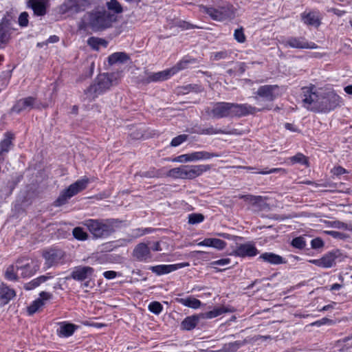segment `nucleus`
I'll use <instances>...</instances> for the list:
<instances>
[{"instance_id": "1", "label": "nucleus", "mask_w": 352, "mask_h": 352, "mask_svg": "<svg viewBox=\"0 0 352 352\" xmlns=\"http://www.w3.org/2000/svg\"><path fill=\"white\" fill-rule=\"evenodd\" d=\"M270 106H265L258 109L248 103H234L228 102H217L212 103L211 109L208 108L206 111L213 118L221 119L223 118H241L249 115H254L257 112L270 110Z\"/></svg>"}, {"instance_id": "2", "label": "nucleus", "mask_w": 352, "mask_h": 352, "mask_svg": "<svg viewBox=\"0 0 352 352\" xmlns=\"http://www.w3.org/2000/svg\"><path fill=\"white\" fill-rule=\"evenodd\" d=\"M122 221L118 219H88L82 222L94 239H103L115 232Z\"/></svg>"}, {"instance_id": "3", "label": "nucleus", "mask_w": 352, "mask_h": 352, "mask_svg": "<svg viewBox=\"0 0 352 352\" xmlns=\"http://www.w3.org/2000/svg\"><path fill=\"white\" fill-rule=\"evenodd\" d=\"M116 15L105 9L95 10L87 14V25L94 31H102L112 26Z\"/></svg>"}, {"instance_id": "4", "label": "nucleus", "mask_w": 352, "mask_h": 352, "mask_svg": "<svg viewBox=\"0 0 352 352\" xmlns=\"http://www.w3.org/2000/svg\"><path fill=\"white\" fill-rule=\"evenodd\" d=\"M201 12L208 14L211 19L217 21L231 20L235 16L234 7L228 3H223L217 7L200 6Z\"/></svg>"}, {"instance_id": "5", "label": "nucleus", "mask_w": 352, "mask_h": 352, "mask_svg": "<svg viewBox=\"0 0 352 352\" xmlns=\"http://www.w3.org/2000/svg\"><path fill=\"white\" fill-rule=\"evenodd\" d=\"M342 103V98L333 90L320 91L318 107L316 112L327 113L340 107Z\"/></svg>"}, {"instance_id": "6", "label": "nucleus", "mask_w": 352, "mask_h": 352, "mask_svg": "<svg viewBox=\"0 0 352 352\" xmlns=\"http://www.w3.org/2000/svg\"><path fill=\"white\" fill-rule=\"evenodd\" d=\"M89 183V179L87 177H83L78 179L60 192L58 198L55 200L54 206L60 207L65 205L69 199L85 190Z\"/></svg>"}, {"instance_id": "7", "label": "nucleus", "mask_w": 352, "mask_h": 352, "mask_svg": "<svg viewBox=\"0 0 352 352\" xmlns=\"http://www.w3.org/2000/svg\"><path fill=\"white\" fill-rule=\"evenodd\" d=\"M112 85V76L109 74H100L98 76L95 83L91 85L85 94L89 101L108 90Z\"/></svg>"}, {"instance_id": "8", "label": "nucleus", "mask_w": 352, "mask_h": 352, "mask_svg": "<svg viewBox=\"0 0 352 352\" xmlns=\"http://www.w3.org/2000/svg\"><path fill=\"white\" fill-rule=\"evenodd\" d=\"M342 254L339 250H333L326 253L318 259H311L309 262L322 268H330L336 265V262L341 261Z\"/></svg>"}, {"instance_id": "9", "label": "nucleus", "mask_w": 352, "mask_h": 352, "mask_svg": "<svg viewBox=\"0 0 352 352\" xmlns=\"http://www.w3.org/2000/svg\"><path fill=\"white\" fill-rule=\"evenodd\" d=\"M302 90V102L305 107L314 112H316L315 108L318 107L320 92H317L314 86L305 87Z\"/></svg>"}, {"instance_id": "10", "label": "nucleus", "mask_w": 352, "mask_h": 352, "mask_svg": "<svg viewBox=\"0 0 352 352\" xmlns=\"http://www.w3.org/2000/svg\"><path fill=\"white\" fill-rule=\"evenodd\" d=\"M258 254V250L252 242L236 243L230 255L236 257H254Z\"/></svg>"}, {"instance_id": "11", "label": "nucleus", "mask_w": 352, "mask_h": 352, "mask_svg": "<svg viewBox=\"0 0 352 352\" xmlns=\"http://www.w3.org/2000/svg\"><path fill=\"white\" fill-rule=\"evenodd\" d=\"M282 44L287 47L295 49H317L318 45L314 42H309L303 36H289L282 41Z\"/></svg>"}, {"instance_id": "12", "label": "nucleus", "mask_w": 352, "mask_h": 352, "mask_svg": "<svg viewBox=\"0 0 352 352\" xmlns=\"http://www.w3.org/2000/svg\"><path fill=\"white\" fill-rule=\"evenodd\" d=\"M85 0H66L59 7V12L62 14L72 15L83 10Z\"/></svg>"}, {"instance_id": "13", "label": "nucleus", "mask_w": 352, "mask_h": 352, "mask_svg": "<svg viewBox=\"0 0 352 352\" xmlns=\"http://www.w3.org/2000/svg\"><path fill=\"white\" fill-rule=\"evenodd\" d=\"M190 265L189 263L184 262L176 264H170V265H157L154 266H149L148 270H151L153 273L155 274L157 276H162L164 274H169L172 272L176 271L177 270L188 267Z\"/></svg>"}, {"instance_id": "14", "label": "nucleus", "mask_w": 352, "mask_h": 352, "mask_svg": "<svg viewBox=\"0 0 352 352\" xmlns=\"http://www.w3.org/2000/svg\"><path fill=\"white\" fill-rule=\"evenodd\" d=\"M133 257L139 262L148 263L153 261L151 249L144 243H138L133 250Z\"/></svg>"}, {"instance_id": "15", "label": "nucleus", "mask_w": 352, "mask_h": 352, "mask_svg": "<svg viewBox=\"0 0 352 352\" xmlns=\"http://www.w3.org/2000/svg\"><path fill=\"white\" fill-rule=\"evenodd\" d=\"M63 256V252L57 249H50L43 252V257L45 259L44 269L47 270L56 265Z\"/></svg>"}, {"instance_id": "16", "label": "nucleus", "mask_w": 352, "mask_h": 352, "mask_svg": "<svg viewBox=\"0 0 352 352\" xmlns=\"http://www.w3.org/2000/svg\"><path fill=\"white\" fill-rule=\"evenodd\" d=\"M94 272V269L91 267L79 265L73 269L70 276L76 281L82 282L87 279H90Z\"/></svg>"}, {"instance_id": "17", "label": "nucleus", "mask_w": 352, "mask_h": 352, "mask_svg": "<svg viewBox=\"0 0 352 352\" xmlns=\"http://www.w3.org/2000/svg\"><path fill=\"white\" fill-rule=\"evenodd\" d=\"M11 21L3 17L0 22V49L5 47L11 38Z\"/></svg>"}, {"instance_id": "18", "label": "nucleus", "mask_w": 352, "mask_h": 352, "mask_svg": "<svg viewBox=\"0 0 352 352\" xmlns=\"http://www.w3.org/2000/svg\"><path fill=\"white\" fill-rule=\"evenodd\" d=\"M277 89H278V86L276 85H262L258 87L256 94L266 101L272 102L277 97V95L275 94Z\"/></svg>"}, {"instance_id": "19", "label": "nucleus", "mask_w": 352, "mask_h": 352, "mask_svg": "<svg viewBox=\"0 0 352 352\" xmlns=\"http://www.w3.org/2000/svg\"><path fill=\"white\" fill-rule=\"evenodd\" d=\"M173 76L170 69H167L158 72L148 73L147 76L142 79L143 84H149L151 82H162L169 79Z\"/></svg>"}, {"instance_id": "20", "label": "nucleus", "mask_w": 352, "mask_h": 352, "mask_svg": "<svg viewBox=\"0 0 352 352\" xmlns=\"http://www.w3.org/2000/svg\"><path fill=\"white\" fill-rule=\"evenodd\" d=\"M14 138V136L12 133L6 132L4 133L3 138L0 142V162L4 160V155L8 153L13 146L12 140Z\"/></svg>"}, {"instance_id": "21", "label": "nucleus", "mask_w": 352, "mask_h": 352, "mask_svg": "<svg viewBox=\"0 0 352 352\" xmlns=\"http://www.w3.org/2000/svg\"><path fill=\"white\" fill-rule=\"evenodd\" d=\"M36 98L32 96L21 98L16 101L12 108V111L19 113L23 111L31 109L34 107Z\"/></svg>"}, {"instance_id": "22", "label": "nucleus", "mask_w": 352, "mask_h": 352, "mask_svg": "<svg viewBox=\"0 0 352 352\" xmlns=\"http://www.w3.org/2000/svg\"><path fill=\"white\" fill-rule=\"evenodd\" d=\"M47 4L48 0H29L28 6L35 16H43L47 13Z\"/></svg>"}, {"instance_id": "23", "label": "nucleus", "mask_w": 352, "mask_h": 352, "mask_svg": "<svg viewBox=\"0 0 352 352\" xmlns=\"http://www.w3.org/2000/svg\"><path fill=\"white\" fill-rule=\"evenodd\" d=\"M16 296L15 291L9 287L6 283L0 284V304L1 305H7Z\"/></svg>"}, {"instance_id": "24", "label": "nucleus", "mask_w": 352, "mask_h": 352, "mask_svg": "<svg viewBox=\"0 0 352 352\" xmlns=\"http://www.w3.org/2000/svg\"><path fill=\"white\" fill-rule=\"evenodd\" d=\"M301 19L305 24L316 28L318 27L321 23L320 14L316 11L302 12L301 14Z\"/></svg>"}, {"instance_id": "25", "label": "nucleus", "mask_w": 352, "mask_h": 352, "mask_svg": "<svg viewBox=\"0 0 352 352\" xmlns=\"http://www.w3.org/2000/svg\"><path fill=\"white\" fill-rule=\"evenodd\" d=\"M54 274L51 272H48L44 275H41L36 278L32 279L28 283L24 284L23 288L25 290H32L38 287L41 284L45 283L46 281L53 278Z\"/></svg>"}, {"instance_id": "26", "label": "nucleus", "mask_w": 352, "mask_h": 352, "mask_svg": "<svg viewBox=\"0 0 352 352\" xmlns=\"http://www.w3.org/2000/svg\"><path fill=\"white\" fill-rule=\"evenodd\" d=\"M258 259H261L265 263L275 265L286 263L287 262L283 257L273 252L263 253L259 256Z\"/></svg>"}, {"instance_id": "27", "label": "nucleus", "mask_w": 352, "mask_h": 352, "mask_svg": "<svg viewBox=\"0 0 352 352\" xmlns=\"http://www.w3.org/2000/svg\"><path fill=\"white\" fill-rule=\"evenodd\" d=\"M78 327L74 324L64 322L60 324L59 329H57V334L61 338H69L74 334Z\"/></svg>"}, {"instance_id": "28", "label": "nucleus", "mask_w": 352, "mask_h": 352, "mask_svg": "<svg viewBox=\"0 0 352 352\" xmlns=\"http://www.w3.org/2000/svg\"><path fill=\"white\" fill-rule=\"evenodd\" d=\"M197 63V60L195 58H191L189 56L184 57L182 60H180L175 65L169 68L172 75L176 74L179 71L184 70L188 68L190 64H195Z\"/></svg>"}, {"instance_id": "29", "label": "nucleus", "mask_w": 352, "mask_h": 352, "mask_svg": "<svg viewBox=\"0 0 352 352\" xmlns=\"http://www.w3.org/2000/svg\"><path fill=\"white\" fill-rule=\"evenodd\" d=\"M199 246H206L214 248L219 250H222L226 247V242L216 238H206L202 241L198 243Z\"/></svg>"}, {"instance_id": "30", "label": "nucleus", "mask_w": 352, "mask_h": 352, "mask_svg": "<svg viewBox=\"0 0 352 352\" xmlns=\"http://www.w3.org/2000/svg\"><path fill=\"white\" fill-rule=\"evenodd\" d=\"M200 320L201 317L199 314L187 316L181 322V329L191 331L196 327Z\"/></svg>"}, {"instance_id": "31", "label": "nucleus", "mask_w": 352, "mask_h": 352, "mask_svg": "<svg viewBox=\"0 0 352 352\" xmlns=\"http://www.w3.org/2000/svg\"><path fill=\"white\" fill-rule=\"evenodd\" d=\"M38 270L39 266L38 265H32L31 263H26L23 265H16V270L21 271V276L23 278L34 276Z\"/></svg>"}, {"instance_id": "32", "label": "nucleus", "mask_w": 352, "mask_h": 352, "mask_svg": "<svg viewBox=\"0 0 352 352\" xmlns=\"http://www.w3.org/2000/svg\"><path fill=\"white\" fill-rule=\"evenodd\" d=\"M190 161V162H196L199 160H209L212 157H219L220 155L215 153H210L205 151H195L190 153H188Z\"/></svg>"}, {"instance_id": "33", "label": "nucleus", "mask_w": 352, "mask_h": 352, "mask_svg": "<svg viewBox=\"0 0 352 352\" xmlns=\"http://www.w3.org/2000/svg\"><path fill=\"white\" fill-rule=\"evenodd\" d=\"M190 179H194L204 173L211 169V165L209 164H197V165H190Z\"/></svg>"}, {"instance_id": "34", "label": "nucleus", "mask_w": 352, "mask_h": 352, "mask_svg": "<svg viewBox=\"0 0 352 352\" xmlns=\"http://www.w3.org/2000/svg\"><path fill=\"white\" fill-rule=\"evenodd\" d=\"M130 59L129 56L124 52H114L108 57V63L113 65L118 63H126Z\"/></svg>"}, {"instance_id": "35", "label": "nucleus", "mask_w": 352, "mask_h": 352, "mask_svg": "<svg viewBox=\"0 0 352 352\" xmlns=\"http://www.w3.org/2000/svg\"><path fill=\"white\" fill-rule=\"evenodd\" d=\"M176 301L184 306L192 309H198L201 305L199 300L191 296L187 298H176Z\"/></svg>"}, {"instance_id": "36", "label": "nucleus", "mask_w": 352, "mask_h": 352, "mask_svg": "<svg viewBox=\"0 0 352 352\" xmlns=\"http://www.w3.org/2000/svg\"><path fill=\"white\" fill-rule=\"evenodd\" d=\"M236 129L227 131L225 129H217L214 127L212 125H208L204 127V131L202 132L203 135H212L217 134H226V135H234L236 134Z\"/></svg>"}, {"instance_id": "37", "label": "nucleus", "mask_w": 352, "mask_h": 352, "mask_svg": "<svg viewBox=\"0 0 352 352\" xmlns=\"http://www.w3.org/2000/svg\"><path fill=\"white\" fill-rule=\"evenodd\" d=\"M247 344L248 341L246 339L243 340H236L223 344V350L225 352H236L238 349Z\"/></svg>"}, {"instance_id": "38", "label": "nucleus", "mask_w": 352, "mask_h": 352, "mask_svg": "<svg viewBox=\"0 0 352 352\" xmlns=\"http://www.w3.org/2000/svg\"><path fill=\"white\" fill-rule=\"evenodd\" d=\"M87 44L94 50H99L100 46L103 47H107L108 45V42L100 38H97L94 36H91L88 38Z\"/></svg>"}, {"instance_id": "39", "label": "nucleus", "mask_w": 352, "mask_h": 352, "mask_svg": "<svg viewBox=\"0 0 352 352\" xmlns=\"http://www.w3.org/2000/svg\"><path fill=\"white\" fill-rule=\"evenodd\" d=\"M45 305L42 299L34 300L27 308L28 315L32 316L35 314L41 307Z\"/></svg>"}, {"instance_id": "40", "label": "nucleus", "mask_w": 352, "mask_h": 352, "mask_svg": "<svg viewBox=\"0 0 352 352\" xmlns=\"http://www.w3.org/2000/svg\"><path fill=\"white\" fill-rule=\"evenodd\" d=\"M16 265H9L5 272V278L8 280L16 281L18 280V276L16 273Z\"/></svg>"}, {"instance_id": "41", "label": "nucleus", "mask_w": 352, "mask_h": 352, "mask_svg": "<svg viewBox=\"0 0 352 352\" xmlns=\"http://www.w3.org/2000/svg\"><path fill=\"white\" fill-rule=\"evenodd\" d=\"M74 237L78 241H85L88 239V234L81 227H76L73 229Z\"/></svg>"}, {"instance_id": "42", "label": "nucleus", "mask_w": 352, "mask_h": 352, "mask_svg": "<svg viewBox=\"0 0 352 352\" xmlns=\"http://www.w3.org/2000/svg\"><path fill=\"white\" fill-rule=\"evenodd\" d=\"M188 223L195 225L203 222L205 219L204 216L201 213H191L188 216Z\"/></svg>"}, {"instance_id": "43", "label": "nucleus", "mask_w": 352, "mask_h": 352, "mask_svg": "<svg viewBox=\"0 0 352 352\" xmlns=\"http://www.w3.org/2000/svg\"><path fill=\"white\" fill-rule=\"evenodd\" d=\"M231 52L227 50L214 52L211 53L210 58L213 60L226 59L230 57Z\"/></svg>"}, {"instance_id": "44", "label": "nucleus", "mask_w": 352, "mask_h": 352, "mask_svg": "<svg viewBox=\"0 0 352 352\" xmlns=\"http://www.w3.org/2000/svg\"><path fill=\"white\" fill-rule=\"evenodd\" d=\"M243 169L248 170V171H252L254 173H258L262 175H267L273 173H276L278 171V168H271L267 170V168L260 170L256 167H252V166H243Z\"/></svg>"}, {"instance_id": "45", "label": "nucleus", "mask_w": 352, "mask_h": 352, "mask_svg": "<svg viewBox=\"0 0 352 352\" xmlns=\"http://www.w3.org/2000/svg\"><path fill=\"white\" fill-rule=\"evenodd\" d=\"M109 11L112 10L116 14H119L122 12V8L120 3L117 0H111L107 3Z\"/></svg>"}, {"instance_id": "46", "label": "nucleus", "mask_w": 352, "mask_h": 352, "mask_svg": "<svg viewBox=\"0 0 352 352\" xmlns=\"http://www.w3.org/2000/svg\"><path fill=\"white\" fill-rule=\"evenodd\" d=\"M292 164H300L302 165H308L307 158L305 155L301 153H298L296 155L290 157Z\"/></svg>"}, {"instance_id": "47", "label": "nucleus", "mask_w": 352, "mask_h": 352, "mask_svg": "<svg viewBox=\"0 0 352 352\" xmlns=\"http://www.w3.org/2000/svg\"><path fill=\"white\" fill-rule=\"evenodd\" d=\"M167 175L174 179H183V165L169 170Z\"/></svg>"}, {"instance_id": "48", "label": "nucleus", "mask_w": 352, "mask_h": 352, "mask_svg": "<svg viewBox=\"0 0 352 352\" xmlns=\"http://www.w3.org/2000/svg\"><path fill=\"white\" fill-rule=\"evenodd\" d=\"M291 245L295 248L302 250L306 246V240L303 236H297L292 239Z\"/></svg>"}, {"instance_id": "49", "label": "nucleus", "mask_w": 352, "mask_h": 352, "mask_svg": "<svg viewBox=\"0 0 352 352\" xmlns=\"http://www.w3.org/2000/svg\"><path fill=\"white\" fill-rule=\"evenodd\" d=\"M148 309L151 313L158 315L162 311L163 306L157 301H153L148 305Z\"/></svg>"}, {"instance_id": "50", "label": "nucleus", "mask_w": 352, "mask_h": 352, "mask_svg": "<svg viewBox=\"0 0 352 352\" xmlns=\"http://www.w3.org/2000/svg\"><path fill=\"white\" fill-rule=\"evenodd\" d=\"M187 140L188 135L186 134L177 135V137L173 138V140L170 142V146L174 147L178 146L184 142H186Z\"/></svg>"}, {"instance_id": "51", "label": "nucleus", "mask_w": 352, "mask_h": 352, "mask_svg": "<svg viewBox=\"0 0 352 352\" xmlns=\"http://www.w3.org/2000/svg\"><path fill=\"white\" fill-rule=\"evenodd\" d=\"M161 175V170H157L155 168H151L149 170L141 173L142 177L147 178L160 177Z\"/></svg>"}, {"instance_id": "52", "label": "nucleus", "mask_w": 352, "mask_h": 352, "mask_svg": "<svg viewBox=\"0 0 352 352\" xmlns=\"http://www.w3.org/2000/svg\"><path fill=\"white\" fill-rule=\"evenodd\" d=\"M29 14L27 12H23L20 14L18 23L20 27L25 28L28 25L29 23Z\"/></svg>"}, {"instance_id": "53", "label": "nucleus", "mask_w": 352, "mask_h": 352, "mask_svg": "<svg viewBox=\"0 0 352 352\" xmlns=\"http://www.w3.org/2000/svg\"><path fill=\"white\" fill-rule=\"evenodd\" d=\"M326 233L333 239L345 240L349 238L348 234L335 230L327 231Z\"/></svg>"}, {"instance_id": "54", "label": "nucleus", "mask_w": 352, "mask_h": 352, "mask_svg": "<svg viewBox=\"0 0 352 352\" xmlns=\"http://www.w3.org/2000/svg\"><path fill=\"white\" fill-rule=\"evenodd\" d=\"M240 199H243L245 201L252 202L254 204H257L262 201L261 196H255L252 195H245L239 197Z\"/></svg>"}, {"instance_id": "55", "label": "nucleus", "mask_w": 352, "mask_h": 352, "mask_svg": "<svg viewBox=\"0 0 352 352\" xmlns=\"http://www.w3.org/2000/svg\"><path fill=\"white\" fill-rule=\"evenodd\" d=\"M234 37L237 42L243 43L245 41V36L242 28L236 29L234 32Z\"/></svg>"}, {"instance_id": "56", "label": "nucleus", "mask_w": 352, "mask_h": 352, "mask_svg": "<svg viewBox=\"0 0 352 352\" xmlns=\"http://www.w3.org/2000/svg\"><path fill=\"white\" fill-rule=\"evenodd\" d=\"M324 243L320 237H316L311 241V247L314 250L321 249L324 247Z\"/></svg>"}, {"instance_id": "57", "label": "nucleus", "mask_w": 352, "mask_h": 352, "mask_svg": "<svg viewBox=\"0 0 352 352\" xmlns=\"http://www.w3.org/2000/svg\"><path fill=\"white\" fill-rule=\"evenodd\" d=\"M334 324V321L333 320L329 319L327 318H322L320 320H316L312 323H311V326L314 327H320L322 325H331Z\"/></svg>"}, {"instance_id": "58", "label": "nucleus", "mask_w": 352, "mask_h": 352, "mask_svg": "<svg viewBox=\"0 0 352 352\" xmlns=\"http://www.w3.org/2000/svg\"><path fill=\"white\" fill-rule=\"evenodd\" d=\"M171 161L173 162H179V163H185V162H190L188 153L178 155L175 157H174L173 159H172Z\"/></svg>"}, {"instance_id": "59", "label": "nucleus", "mask_w": 352, "mask_h": 352, "mask_svg": "<svg viewBox=\"0 0 352 352\" xmlns=\"http://www.w3.org/2000/svg\"><path fill=\"white\" fill-rule=\"evenodd\" d=\"M175 26L180 28L182 30H189L197 28V26L193 25L184 21H177L175 24Z\"/></svg>"}, {"instance_id": "60", "label": "nucleus", "mask_w": 352, "mask_h": 352, "mask_svg": "<svg viewBox=\"0 0 352 352\" xmlns=\"http://www.w3.org/2000/svg\"><path fill=\"white\" fill-rule=\"evenodd\" d=\"M204 131V127L197 124L193 125L190 129L187 130L190 133H196L198 135H203L202 132Z\"/></svg>"}, {"instance_id": "61", "label": "nucleus", "mask_w": 352, "mask_h": 352, "mask_svg": "<svg viewBox=\"0 0 352 352\" xmlns=\"http://www.w3.org/2000/svg\"><path fill=\"white\" fill-rule=\"evenodd\" d=\"M334 175L340 176L345 173H348V171L343 167L338 166L333 168L332 170Z\"/></svg>"}, {"instance_id": "62", "label": "nucleus", "mask_w": 352, "mask_h": 352, "mask_svg": "<svg viewBox=\"0 0 352 352\" xmlns=\"http://www.w3.org/2000/svg\"><path fill=\"white\" fill-rule=\"evenodd\" d=\"M230 263V259L228 258L219 259L212 263V265H226Z\"/></svg>"}, {"instance_id": "63", "label": "nucleus", "mask_w": 352, "mask_h": 352, "mask_svg": "<svg viewBox=\"0 0 352 352\" xmlns=\"http://www.w3.org/2000/svg\"><path fill=\"white\" fill-rule=\"evenodd\" d=\"M116 276H117V272L115 271H111V270L105 271L103 273V276L108 280L113 279L116 277Z\"/></svg>"}, {"instance_id": "64", "label": "nucleus", "mask_w": 352, "mask_h": 352, "mask_svg": "<svg viewBox=\"0 0 352 352\" xmlns=\"http://www.w3.org/2000/svg\"><path fill=\"white\" fill-rule=\"evenodd\" d=\"M52 298V294L47 292H41L39 294V298L38 299H42L44 302L45 300H50Z\"/></svg>"}]
</instances>
